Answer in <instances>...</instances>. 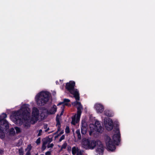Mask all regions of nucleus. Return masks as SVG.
Instances as JSON below:
<instances>
[{
  "label": "nucleus",
  "mask_w": 155,
  "mask_h": 155,
  "mask_svg": "<svg viewBox=\"0 0 155 155\" xmlns=\"http://www.w3.org/2000/svg\"><path fill=\"white\" fill-rule=\"evenodd\" d=\"M31 148V145H28L27 148L26 149V150L27 151V152H30Z\"/></svg>",
  "instance_id": "aec40b11"
},
{
  "label": "nucleus",
  "mask_w": 155,
  "mask_h": 155,
  "mask_svg": "<svg viewBox=\"0 0 155 155\" xmlns=\"http://www.w3.org/2000/svg\"><path fill=\"white\" fill-rule=\"evenodd\" d=\"M42 130H39V133L38 134V136H39L41 135V133H42Z\"/></svg>",
  "instance_id": "c756f323"
},
{
  "label": "nucleus",
  "mask_w": 155,
  "mask_h": 155,
  "mask_svg": "<svg viewBox=\"0 0 155 155\" xmlns=\"http://www.w3.org/2000/svg\"><path fill=\"white\" fill-rule=\"evenodd\" d=\"M103 131V127L98 121H96L94 124H91L89 125V134L92 135L96 132H101Z\"/></svg>",
  "instance_id": "6e6552de"
},
{
  "label": "nucleus",
  "mask_w": 155,
  "mask_h": 155,
  "mask_svg": "<svg viewBox=\"0 0 155 155\" xmlns=\"http://www.w3.org/2000/svg\"><path fill=\"white\" fill-rule=\"evenodd\" d=\"M30 106L28 104H24L19 110L13 113L10 116L11 120L18 125L23 124L26 128L29 127L31 123L34 124L40 119H43L45 117L44 109L41 110L34 107L31 110Z\"/></svg>",
  "instance_id": "f257e3e1"
},
{
  "label": "nucleus",
  "mask_w": 155,
  "mask_h": 155,
  "mask_svg": "<svg viewBox=\"0 0 155 155\" xmlns=\"http://www.w3.org/2000/svg\"><path fill=\"white\" fill-rule=\"evenodd\" d=\"M95 150L97 155H103L104 153V147L102 143L100 141H97V144L96 146Z\"/></svg>",
  "instance_id": "9d476101"
},
{
  "label": "nucleus",
  "mask_w": 155,
  "mask_h": 155,
  "mask_svg": "<svg viewBox=\"0 0 155 155\" xmlns=\"http://www.w3.org/2000/svg\"><path fill=\"white\" fill-rule=\"evenodd\" d=\"M120 134L118 128H116L113 131L111 137L107 136L105 138V143L107 150L110 151H113L116 149L115 145L118 144L120 141Z\"/></svg>",
  "instance_id": "7ed1b4c3"
},
{
  "label": "nucleus",
  "mask_w": 155,
  "mask_h": 155,
  "mask_svg": "<svg viewBox=\"0 0 155 155\" xmlns=\"http://www.w3.org/2000/svg\"><path fill=\"white\" fill-rule=\"evenodd\" d=\"M41 155H44L43 154H41Z\"/></svg>",
  "instance_id": "e433bc0d"
},
{
  "label": "nucleus",
  "mask_w": 155,
  "mask_h": 155,
  "mask_svg": "<svg viewBox=\"0 0 155 155\" xmlns=\"http://www.w3.org/2000/svg\"><path fill=\"white\" fill-rule=\"evenodd\" d=\"M104 114L108 117H112L114 116V114L113 112L108 110H105L104 112Z\"/></svg>",
  "instance_id": "2eb2a0df"
},
{
  "label": "nucleus",
  "mask_w": 155,
  "mask_h": 155,
  "mask_svg": "<svg viewBox=\"0 0 155 155\" xmlns=\"http://www.w3.org/2000/svg\"><path fill=\"white\" fill-rule=\"evenodd\" d=\"M59 81H60V82H61V83H62V82L61 81V80H59Z\"/></svg>",
  "instance_id": "f704fd0d"
},
{
  "label": "nucleus",
  "mask_w": 155,
  "mask_h": 155,
  "mask_svg": "<svg viewBox=\"0 0 155 155\" xmlns=\"http://www.w3.org/2000/svg\"><path fill=\"white\" fill-rule=\"evenodd\" d=\"M76 133L77 134L78 138L79 139H80L81 138V135L80 133V131L79 130H77Z\"/></svg>",
  "instance_id": "a211bd4d"
},
{
  "label": "nucleus",
  "mask_w": 155,
  "mask_h": 155,
  "mask_svg": "<svg viewBox=\"0 0 155 155\" xmlns=\"http://www.w3.org/2000/svg\"><path fill=\"white\" fill-rule=\"evenodd\" d=\"M54 146V145L53 143L51 144H47V147L48 148H50Z\"/></svg>",
  "instance_id": "393cba45"
},
{
  "label": "nucleus",
  "mask_w": 155,
  "mask_h": 155,
  "mask_svg": "<svg viewBox=\"0 0 155 155\" xmlns=\"http://www.w3.org/2000/svg\"><path fill=\"white\" fill-rule=\"evenodd\" d=\"M64 137H64V135H63L60 138V139L59 140L60 141H61L62 140H63L64 138Z\"/></svg>",
  "instance_id": "cd10ccee"
},
{
  "label": "nucleus",
  "mask_w": 155,
  "mask_h": 155,
  "mask_svg": "<svg viewBox=\"0 0 155 155\" xmlns=\"http://www.w3.org/2000/svg\"><path fill=\"white\" fill-rule=\"evenodd\" d=\"M15 129L16 131V133L17 134L20 132L21 130L18 127H15Z\"/></svg>",
  "instance_id": "6ab92c4d"
},
{
  "label": "nucleus",
  "mask_w": 155,
  "mask_h": 155,
  "mask_svg": "<svg viewBox=\"0 0 155 155\" xmlns=\"http://www.w3.org/2000/svg\"><path fill=\"white\" fill-rule=\"evenodd\" d=\"M51 151H48L45 153V155H51Z\"/></svg>",
  "instance_id": "a878e982"
},
{
  "label": "nucleus",
  "mask_w": 155,
  "mask_h": 155,
  "mask_svg": "<svg viewBox=\"0 0 155 155\" xmlns=\"http://www.w3.org/2000/svg\"><path fill=\"white\" fill-rule=\"evenodd\" d=\"M87 131V124L84 121H82V127L81 128V132L82 134H84L86 133Z\"/></svg>",
  "instance_id": "4468645a"
},
{
  "label": "nucleus",
  "mask_w": 155,
  "mask_h": 155,
  "mask_svg": "<svg viewBox=\"0 0 155 155\" xmlns=\"http://www.w3.org/2000/svg\"><path fill=\"white\" fill-rule=\"evenodd\" d=\"M52 141V140L51 138L48 137H47L43 140V142L45 143L46 144H48L50 143Z\"/></svg>",
  "instance_id": "f3484780"
},
{
  "label": "nucleus",
  "mask_w": 155,
  "mask_h": 155,
  "mask_svg": "<svg viewBox=\"0 0 155 155\" xmlns=\"http://www.w3.org/2000/svg\"><path fill=\"white\" fill-rule=\"evenodd\" d=\"M98 141L84 138L82 140L81 146L82 148L85 150H93L96 147Z\"/></svg>",
  "instance_id": "423d86ee"
},
{
  "label": "nucleus",
  "mask_w": 155,
  "mask_h": 155,
  "mask_svg": "<svg viewBox=\"0 0 155 155\" xmlns=\"http://www.w3.org/2000/svg\"><path fill=\"white\" fill-rule=\"evenodd\" d=\"M65 132L67 133H68L69 132L70 130H69V127H68V126L66 127V129H65Z\"/></svg>",
  "instance_id": "b1692460"
},
{
  "label": "nucleus",
  "mask_w": 155,
  "mask_h": 155,
  "mask_svg": "<svg viewBox=\"0 0 155 155\" xmlns=\"http://www.w3.org/2000/svg\"><path fill=\"white\" fill-rule=\"evenodd\" d=\"M103 122L106 128L108 130H110L113 128L114 125L112 120L108 117L102 116Z\"/></svg>",
  "instance_id": "1a4fd4ad"
},
{
  "label": "nucleus",
  "mask_w": 155,
  "mask_h": 155,
  "mask_svg": "<svg viewBox=\"0 0 155 155\" xmlns=\"http://www.w3.org/2000/svg\"><path fill=\"white\" fill-rule=\"evenodd\" d=\"M64 133V131L63 130H62L60 133L59 135L58 134V136H60V135L63 134Z\"/></svg>",
  "instance_id": "2f4dec72"
},
{
  "label": "nucleus",
  "mask_w": 155,
  "mask_h": 155,
  "mask_svg": "<svg viewBox=\"0 0 155 155\" xmlns=\"http://www.w3.org/2000/svg\"><path fill=\"white\" fill-rule=\"evenodd\" d=\"M70 100L68 99H64L63 101L62 102H60L58 104V106L61 105V108L62 109V110L60 114V115L59 116L58 115L57 116L56 118V126L58 127V131L57 132L58 133L59 131H60V117L62 115L64 112V106L66 105L68 107H70L71 104L69 103L70 102Z\"/></svg>",
  "instance_id": "0eeeda50"
},
{
  "label": "nucleus",
  "mask_w": 155,
  "mask_h": 155,
  "mask_svg": "<svg viewBox=\"0 0 155 155\" xmlns=\"http://www.w3.org/2000/svg\"><path fill=\"white\" fill-rule=\"evenodd\" d=\"M68 150H70V149H71V148L70 147V148L69 147H68Z\"/></svg>",
  "instance_id": "473e14b6"
},
{
  "label": "nucleus",
  "mask_w": 155,
  "mask_h": 155,
  "mask_svg": "<svg viewBox=\"0 0 155 155\" xmlns=\"http://www.w3.org/2000/svg\"><path fill=\"white\" fill-rule=\"evenodd\" d=\"M30 152H27L26 153L25 155H30Z\"/></svg>",
  "instance_id": "7c9ffc66"
},
{
  "label": "nucleus",
  "mask_w": 155,
  "mask_h": 155,
  "mask_svg": "<svg viewBox=\"0 0 155 155\" xmlns=\"http://www.w3.org/2000/svg\"><path fill=\"white\" fill-rule=\"evenodd\" d=\"M40 139L39 138H38L36 141V143L38 144H39L40 143Z\"/></svg>",
  "instance_id": "bb28decb"
},
{
  "label": "nucleus",
  "mask_w": 155,
  "mask_h": 155,
  "mask_svg": "<svg viewBox=\"0 0 155 155\" xmlns=\"http://www.w3.org/2000/svg\"><path fill=\"white\" fill-rule=\"evenodd\" d=\"M57 110V107L56 105H53L48 110L45 109H44L45 115L46 114H51L55 113Z\"/></svg>",
  "instance_id": "f8f14e48"
},
{
  "label": "nucleus",
  "mask_w": 155,
  "mask_h": 155,
  "mask_svg": "<svg viewBox=\"0 0 155 155\" xmlns=\"http://www.w3.org/2000/svg\"><path fill=\"white\" fill-rule=\"evenodd\" d=\"M3 150L2 149H0V155H2L3 153Z\"/></svg>",
  "instance_id": "c85d7f7f"
},
{
  "label": "nucleus",
  "mask_w": 155,
  "mask_h": 155,
  "mask_svg": "<svg viewBox=\"0 0 155 155\" xmlns=\"http://www.w3.org/2000/svg\"><path fill=\"white\" fill-rule=\"evenodd\" d=\"M72 153L74 155H82L83 151L77 147H74L72 148Z\"/></svg>",
  "instance_id": "ddd939ff"
},
{
  "label": "nucleus",
  "mask_w": 155,
  "mask_h": 155,
  "mask_svg": "<svg viewBox=\"0 0 155 155\" xmlns=\"http://www.w3.org/2000/svg\"><path fill=\"white\" fill-rule=\"evenodd\" d=\"M94 108L98 114L102 113L104 110V107L103 105L99 103H96L94 105Z\"/></svg>",
  "instance_id": "9b49d317"
},
{
  "label": "nucleus",
  "mask_w": 155,
  "mask_h": 155,
  "mask_svg": "<svg viewBox=\"0 0 155 155\" xmlns=\"http://www.w3.org/2000/svg\"><path fill=\"white\" fill-rule=\"evenodd\" d=\"M67 146V143H65L62 145V146L61 147V150L65 149Z\"/></svg>",
  "instance_id": "4be33fe9"
},
{
  "label": "nucleus",
  "mask_w": 155,
  "mask_h": 155,
  "mask_svg": "<svg viewBox=\"0 0 155 155\" xmlns=\"http://www.w3.org/2000/svg\"><path fill=\"white\" fill-rule=\"evenodd\" d=\"M56 83L57 84H58V81H56Z\"/></svg>",
  "instance_id": "72a5a7b5"
},
{
  "label": "nucleus",
  "mask_w": 155,
  "mask_h": 155,
  "mask_svg": "<svg viewBox=\"0 0 155 155\" xmlns=\"http://www.w3.org/2000/svg\"><path fill=\"white\" fill-rule=\"evenodd\" d=\"M47 145V144H46L45 143L43 142V144L42 147V150H43L46 149Z\"/></svg>",
  "instance_id": "412c9836"
},
{
  "label": "nucleus",
  "mask_w": 155,
  "mask_h": 155,
  "mask_svg": "<svg viewBox=\"0 0 155 155\" xmlns=\"http://www.w3.org/2000/svg\"><path fill=\"white\" fill-rule=\"evenodd\" d=\"M7 115L5 113L0 115V138L3 139L5 136V131L8 129L9 124L6 120Z\"/></svg>",
  "instance_id": "39448f33"
},
{
  "label": "nucleus",
  "mask_w": 155,
  "mask_h": 155,
  "mask_svg": "<svg viewBox=\"0 0 155 155\" xmlns=\"http://www.w3.org/2000/svg\"><path fill=\"white\" fill-rule=\"evenodd\" d=\"M117 126H119V124H117Z\"/></svg>",
  "instance_id": "c9c22d12"
},
{
  "label": "nucleus",
  "mask_w": 155,
  "mask_h": 155,
  "mask_svg": "<svg viewBox=\"0 0 155 155\" xmlns=\"http://www.w3.org/2000/svg\"><path fill=\"white\" fill-rule=\"evenodd\" d=\"M16 135L15 129L13 128H10L9 130L8 135L9 137H14Z\"/></svg>",
  "instance_id": "dca6fc26"
},
{
  "label": "nucleus",
  "mask_w": 155,
  "mask_h": 155,
  "mask_svg": "<svg viewBox=\"0 0 155 155\" xmlns=\"http://www.w3.org/2000/svg\"><path fill=\"white\" fill-rule=\"evenodd\" d=\"M50 94L45 91H41L35 96V101L37 104L41 106L46 104L49 99Z\"/></svg>",
  "instance_id": "20e7f679"
},
{
  "label": "nucleus",
  "mask_w": 155,
  "mask_h": 155,
  "mask_svg": "<svg viewBox=\"0 0 155 155\" xmlns=\"http://www.w3.org/2000/svg\"><path fill=\"white\" fill-rule=\"evenodd\" d=\"M75 81H71L66 84V88L73 94L76 101L72 103V105L77 107V112L76 114H75L72 117L71 123L73 125H75L78 123L80 120V116L83 110V107L81 103L79 101L80 100L79 94L78 89H74L75 86Z\"/></svg>",
  "instance_id": "f03ea898"
},
{
  "label": "nucleus",
  "mask_w": 155,
  "mask_h": 155,
  "mask_svg": "<svg viewBox=\"0 0 155 155\" xmlns=\"http://www.w3.org/2000/svg\"><path fill=\"white\" fill-rule=\"evenodd\" d=\"M19 153L20 155H23L24 154V152L22 149H20L19 150Z\"/></svg>",
  "instance_id": "5701e85b"
},
{
  "label": "nucleus",
  "mask_w": 155,
  "mask_h": 155,
  "mask_svg": "<svg viewBox=\"0 0 155 155\" xmlns=\"http://www.w3.org/2000/svg\"><path fill=\"white\" fill-rule=\"evenodd\" d=\"M36 155H38V154H36Z\"/></svg>",
  "instance_id": "4c0bfd02"
}]
</instances>
